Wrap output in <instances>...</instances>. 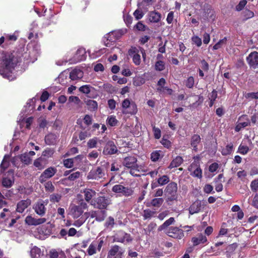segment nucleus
Masks as SVG:
<instances>
[{"mask_svg":"<svg viewBox=\"0 0 258 258\" xmlns=\"http://www.w3.org/2000/svg\"><path fill=\"white\" fill-rule=\"evenodd\" d=\"M114 225V219L111 217H108L105 223V226L107 228H112Z\"/></svg>","mask_w":258,"mask_h":258,"instance_id":"49530a36","label":"nucleus"},{"mask_svg":"<svg viewBox=\"0 0 258 258\" xmlns=\"http://www.w3.org/2000/svg\"><path fill=\"white\" fill-rule=\"evenodd\" d=\"M9 156L8 155V156L5 155L3 161L2 162V164H1L2 168L5 169L9 166Z\"/></svg>","mask_w":258,"mask_h":258,"instance_id":"4d7b16f0","label":"nucleus"},{"mask_svg":"<svg viewBox=\"0 0 258 258\" xmlns=\"http://www.w3.org/2000/svg\"><path fill=\"white\" fill-rule=\"evenodd\" d=\"M123 109H126L130 108V110L127 113L131 114H135L137 112L138 109L136 104L134 102H131L129 99H124L121 104Z\"/></svg>","mask_w":258,"mask_h":258,"instance_id":"4468645a","label":"nucleus"},{"mask_svg":"<svg viewBox=\"0 0 258 258\" xmlns=\"http://www.w3.org/2000/svg\"><path fill=\"white\" fill-rule=\"evenodd\" d=\"M175 222V219L173 217H171L168 220H166L164 223L161 225L158 228L159 231L164 230L169 226L173 224Z\"/></svg>","mask_w":258,"mask_h":258,"instance_id":"473e14b6","label":"nucleus"},{"mask_svg":"<svg viewBox=\"0 0 258 258\" xmlns=\"http://www.w3.org/2000/svg\"><path fill=\"white\" fill-rule=\"evenodd\" d=\"M188 170L191 176L198 178L202 177V170L198 163H192L188 167Z\"/></svg>","mask_w":258,"mask_h":258,"instance_id":"dca6fc26","label":"nucleus"},{"mask_svg":"<svg viewBox=\"0 0 258 258\" xmlns=\"http://www.w3.org/2000/svg\"><path fill=\"white\" fill-rule=\"evenodd\" d=\"M61 198V196L58 194H53L50 196V201L51 202H58Z\"/></svg>","mask_w":258,"mask_h":258,"instance_id":"a18cd8bd","label":"nucleus"},{"mask_svg":"<svg viewBox=\"0 0 258 258\" xmlns=\"http://www.w3.org/2000/svg\"><path fill=\"white\" fill-rule=\"evenodd\" d=\"M31 201L29 199L23 200L19 202L17 205V212L22 213L31 205Z\"/></svg>","mask_w":258,"mask_h":258,"instance_id":"aec40b11","label":"nucleus"},{"mask_svg":"<svg viewBox=\"0 0 258 258\" xmlns=\"http://www.w3.org/2000/svg\"><path fill=\"white\" fill-rule=\"evenodd\" d=\"M91 134L87 131L81 132L79 135V138L81 141L85 140L87 138L89 137Z\"/></svg>","mask_w":258,"mask_h":258,"instance_id":"13d9d810","label":"nucleus"},{"mask_svg":"<svg viewBox=\"0 0 258 258\" xmlns=\"http://www.w3.org/2000/svg\"><path fill=\"white\" fill-rule=\"evenodd\" d=\"M20 159L22 162L26 165L29 164L32 161V159L30 158V157L29 156V154L25 153L21 155Z\"/></svg>","mask_w":258,"mask_h":258,"instance_id":"ea45409f","label":"nucleus"},{"mask_svg":"<svg viewBox=\"0 0 258 258\" xmlns=\"http://www.w3.org/2000/svg\"><path fill=\"white\" fill-rule=\"evenodd\" d=\"M153 131L154 132V136L155 138L157 139H159L161 137V131L158 128L156 127L155 126L153 127Z\"/></svg>","mask_w":258,"mask_h":258,"instance_id":"680f3d73","label":"nucleus"},{"mask_svg":"<svg viewBox=\"0 0 258 258\" xmlns=\"http://www.w3.org/2000/svg\"><path fill=\"white\" fill-rule=\"evenodd\" d=\"M46 221L45 218H41L36 219L33 217L31 215L27 216L25 220V223L30 226H37L42 224Z\"/></svg>","mask_w":258,"mask_h":258,"instance_id":"a211bd4d","label":"nucleus"},{"mask_svg":"<svg viewBox=\"0 0 258 258\" xmlns=\"http://www.w3.org/2000/svg\"><path fill=\"white\" fill-rule=\"evenodd\" d=\"M84 193L85 200L88 202H91L90 201L92 199V198L96 195L95 191L89 188L86 189L84 191Z\"/></svg>","mask_w":258,"mask_h":258,"instance_id":"c85d7f7f","label":"nucleus"},{"mask_svg":"<svg viewBox=\"0 0 258 258\" xmlns=\"http://www.w3.org/2000/svg\"><path fill=\"white\" fill-rule=\"evenodd\" d=\"M74 159L73 158H70L65 159L63 160L64 166L68 168H72L74 165Z\"/></svg>","mask_w":258,"mask_h":258,"instance_id":"603ef678","label":"nucleus"},{"mask_svg":"<svg viewBox=\"0 0 258 258\" xmlns=\"http://www.w3.org/2000/svg\"><path fill=\"white\" fill-rule=\"evenodd\" d=\"M107 122L110 126H115L117 124L118 121L114 116H110L107 118Z\"/></svg>","mask_w":258,"mask_h":258,"instance_id":"de8ad7c7","label":"nucleus"},{"mask_svg":"<svg viewBox=\"0 0 258 258\" xmlns=\"http://www.w3.org/2000/svg\"><path fill=\"white\" fill-rule=\"evenodd\" d=\"M131 240L130 235L122 231H118L113 237V241L115 242L123 243Z\"/></svg>","mask_w":258,"mask_h":258,"instance_id":"f3484780","label":"nucleus"},{"mask_svg":"<svg viewBox=\"0 0 258 258\" xmlns=\"http://www.w3.org/2000/svg\"><path fill=\"white\" fill-rule=\"evenodd\" d=\"M57 169L54 167H50L45 169L39 177L41 183L45 181L47 179L52 177L56 172Z\"/></svg>","mask_w":258,"mask_h":258,"instance_id":"ddd939ff","label":"nucleus"},{"mask_svg":"<svg viewBox=\"0 0 258 258\" xmlns=\"http://www.w3.org/2000/svg\"><path fill=\"white\" fill-rule=\"evenodd\" d=\"M249 151V148L247 146L240 145L238 149V152L242 155L246 154Z\"/></svg>","mask_w":258,"mask_h":258,"instance_id":"c03bdc74","label":"nucleus"},{"mask_svg":"<svg viewBox=\"0 0 258 258\" xmlns=\"http://www.w3.org/2000/svg\"><path fill=\"white\" fill-rule=\"evenodd\" d=\"M85 49L84 48H79L76 51L75 57L77 61H82L85 59Z\"/></svg>","mask_w":258,"mask_h":258,"instance_id":"cd10ccee","label":"nucleus"},{"mask_svg":"<svg viewBox=\"0 0 258 258\" xmlns=\"http://www.w3.org/2000/svg\"><path fill=\"white\" fill-rule=\"evenodd\" d=\"M250 187L252 191H256L258 190V179L251 181Z\"/></svg>","mask_w":258,"mask_h":258,"instance_id":"e2e57ef3","label":"nucleus"},{"mask_svg":"<svg viewBox=\"0 0 258 258\" xmlns=\"http://www.w3.org/2000/svg\"><path fill=\"white\" fill-rule=\"evenodd\" d=\"M227 38L224 37L222 39L219 40L215 45L213 46V49L217 50L221 48L223 45H225L227 42Z\"/></svg>","mask_w":258,"mask_h":258,"instance_id":"79ce46f5","label":"nucleus"},{"mask_svg":"<svg viewBox=\"0 0 258 258\" xmlns=\"http://www.w3.org/2000/svg\"><path fill=\"white\" fill-rule=\"evenodd\" d=\"M98 142L101 143V141L99 140L97 137H94L88 141L87 146L89 148H96Z\"/></svg>","mask_w":258,"mask_h":258,"instance_id":"c9c22d12","label":"nucleus"},{"mask_svg":"<svg viewBox=\"0 0 258 258\" xmlns=\"http://www.w3.org/2000/svg\"><path fill=\"white\" fill-rule=\"evenodd\" d=\"M87 104L89 106L90 109L92 110H95L97 108L98 105L96 101L94 100H89L88 101Z\"/></svg>","mask_w":258,"mask_h":258,"instance_id":"69168bd1","label":"nucleus"},{"mask_svg":"<svg viewBox=\"0 0 258 258\" xmlns=\"http://www.w3.org/2000/svg\"><path fill=\"white\" fill-rule=\"evenodd\" d=\"M45 188L46 190L50 192H52L54 190V187L51 181H48L45 183Z\"/></svg>","mask_w":258,"mask_h":258,"instance_id":"338daca9","label":"nucleus"},{"mask_svg":"<svg viewBox=\"0 0 258 258\" xmlns=\"http://www.w3.org/2000/svg\"><path fill=\"white\" fill-rule=\"evenodd\" d=\"M83 212L82 208L78 206L73 205L71 207L70 214L74 218H78L82 215Z\"/></svg>","mask_w":258,"mask_h":258,"instance_id":"412c9836","label":"nucleus"},{"mask_svg":"<svg viewBox=\"0 0 258 258\" xmlns=\"http://www.w3.org/2000/svg\"><path fill=\"white\" fill-rule=\"evenodd\" d=\"M144 79L140 77L135 78L133 81V85L135 86H140L144 84Z\"/></svg>","mask_w":258,"mask_h":258,"instance_id":"864d4df0","label":"nucleus"},{"mask_svg":"<svg viewBox=\"0 0 258 258\" xmlns=\"http://www.w3.org/2000/svg\"><path fill=\"white\" fill-rule=\"evenodd\" d=\"M154 214V212L150 210L144 211L143 217L145 220L150 218Z\"/></svg>","mask_w":258,"mask_h":258,"instance_id":"052dcab7","label":"nucleus"},{"mask_svg":"<svg viewBox=\"0 0 258 258\" xmlns=\"http://www.w3.org/2000/svg\"><path fill=\"white\" fill-rule=\"evenodd\" d=\"M124 252V250H122L119 246L118 245H114L112 246L109 250L108 254V257L109 256H113L116 254H118L120 255H121Z\"/></svg>","mask_w":258,"mask_h":258,"instance_id":"393cba45","label":"nucleus"},{"mask_svg":"<svg viewBox=\"0 0 258 258\" xmlns=\"http://www.w3.org/2000/svg\"><path fill=\"white\" fill-rule=\"evenodd\" d=\"M112 190L115 193L119 194L120 195L125 197L131 196L134 193L132 188L124 186L121 184L114 185L112 188Z\"/></svg>","mask_w":258,"mask_h":258,"instance_id":"20e7f679","label":"nucleus"},{"mask_svg":"<svg viewBox=\"0 0 258 258\" xmlns=\"http://www.w3.org/2000/svg\"><path fill=\"white\" fill-rule=\"evenodd\" d=\"M137 159L134 156H129L125 158L123 161V165L130 169V173L134 176H139L142 172H145L141 165L137 164Z\"/></svg>","mask_w":258,"mask_h":258,"instance_id":"f03ea898","label":"nucleus"},{"mask_svg":"<svg viewBox=\"0 0 258 258\" xmlns=\"http://www.w3.org/2000/svg\"><path fill=\"white\" fill-rule=\"evenodd\" d=\"M155 67L157 71H161L165 69V64L163 61L159 60L156 62Z\"/></svg>","mask_w":258,"mask_h":258,"instance_id":"3c124183","label":"nucleus"},{"mask_svg":"<svg viewBox=\"0 0 258 258\" xmlns=\"http://www.w3.org/2000/svg\"><path fill=\"white\" fill-rule=\"evenodd\" d=\"M129 54L133 57V60L136 65H139L141 63V56L137 52L136 48H132L128 51Z\"/></svg>","mask_w":258,"mask_h":258,"instance_id":"b1692460","label":"nucleus"},{"mask_svg":"<svg viewBox=\"0 0 258 258\" xmlns=\"http://www.w3.org/2000/svg\"><path fill=\"white\" fill-rule=\"evenodd\" d=\"M182 162V158L180 156H177L171 162L170 165L169 166V168L171 169L174 167H178L181 165Z\"/></svg>","mask_w":258,"mask_h":258,"instance_id":"7c9ffc66","label":"nucleus"},{"mask_svg":"<svg viewBox=\"0 0 258 258\" xmlns=\"http://www.w3.org/2000/svg\"><path fill=\"white\" fill-rule=\"evenodd\" d=\"M160 154L159 151H155L151 154V159L153 162H156L160 158Z\"/></svg>","mask_w":258,"mask_h":258,"instance_id":"5fc2aeb1","label":"nucleus"},{"mask_svg":"<svg viewBox=\"0 0 258 258\" xmlns=\"http://www.w3.org/2000/svg\"><path fill=\"white\" fill-rule=\"evenodd\" d=\"M206 206V202L200 200H197L194 202L189 207L188 211L190 215L198 213L204 209Z\"/></svg>","mask_w":258,"mask_h":258,"instance_id":"9b49d317","label":"nucleus"},{"mask_svg":"<svg viewBox=\"0 0 258 258\" xmlns=\"http://www.w3.org/2000/svg\"><path fill=\"white\" fill-rule=\"evenodd\" d=\"M106 216V213L104 211H101L97 213H93L91 215V217H96V220L99 222L103 221Z\"/></svg>","mask_w":258,"mask_h":258,"instance_id":"c756f323","label":"nucleus"},{"mask_svg":"<svg viewBox=\"0 0 258 258\" xmlns=\"http://www.w3.org/2000/svg\"><path fill=\"white\" fill-rule=\"evenodd\" d=\"M16 64V62L12 53L2 52L0 59V74L4 78L13 80L14 77L12 75V72Z\"/></svg>","mask_w":258,"mask_h":258,"instance_id":"f257e3e1","label":"nucleus"},{"mask_svg":"<svg viewBox=\"0 0 258 258\" xmlns=\"http://www.w3.org/2000/svg\"><path fill=\"white\" fill-rule=\"evenodd\" d=\"M42 161L43 159L41 157L36 159L34 162V166L37 167L38 169H43L44 168V166L42 163Z\"/></svg>","mask_w":258,"mask_h":258,"instance_id":"09e8293b","label":"nucleus"},{"mask_svg":"<svg viewBox=\"0 0 258 258\" xmlns=\"http://www.w3.org/2000/svg\"><path fill=\"white\" fill-rule=\"evenodd\" d=\"M56 136L52 134L47 135L45 138V141L47 144L52 145L56 142Z\"/></svg>","mask_w":258,"mask_h":258,"instance_id":"f704fd0d","label":"nucleus"},{"mask_svg":"<svg viewBox=\"0 0 258 258\" xmlns=\"http://www.w3.org/2000/svg\"><path fill=\"white\" fill-rule=\"evenodd\" d=\"M105 175V170L102 167H97L93 168L88 173L87 179L92 180H99L104 178Z\"/></svg>","mask_w":258,"mask_h":258,"instance_id":"39448f33","label":"nucleus"},{"mask_svg":"<svg viewBox=\"0 0 258 258\" xmlns=\"http://www.w3.org/2000/svg\"><path fill=\"white\" fill-rule=\"evenodd\" d=\"M170 181L169 177L166 175L160 176L157 180L158 184L161 186L164 185Z\"/></svg>","mask_w":258,"mask_h":258,"instance_id":"4c0bfd02","label":"nucleus"},{"mask_svg":"<svg viewBox=\"0 0 258 258\" xmlns=\"http://www.w3.org/2000/svg\"><path fill=\"white\" fill-rule=\"evenodd\" d=\"M15 214L16 213L15 212H11L9 209L4 208L0 214V217L5 220H8L10 218L14 217Z\"/></svg>","mask_w":258,"mask_h":258,"instance_id":"bb28decb","label":"nucleus"},{"mask_svg":"<svg viewBox=\"0 0 258 258\" xmlns=\"http://www.w3.org/2000/svg\"><path fill=\"white\" fill-rule=\"evenodd\" d=\"M83 72L80 69H75L70 73V78L72 80L80 79L83 77Z\"/></svg>","mask_w":258,"mask_h":258,"instance_id":"5701e85b","label":"nucleus"},{"mask_svg":"<svg viewBox=\"0 0 258 258\" xmlns=\"http://www.w3.org/2000/svg\"><path fill=\"white\" fill-rule=\"evenodd\" d=\"M194 79L192 77L188 78L186 81V86L189 88H191L194 85Z\"/></svg>","mask_w":258,"mask_h":258,"instance_id":"0e129e2a","label":"nucleus"},{"mask_svg":"<svg viewBox=\"0 0 258 258\" xmlns=\"http://www.w3.org/2000/svg\"><path fill=\"white\" fill-rule=\"evenodd\" d=\"M117 149L112 141H108L103 150V154L105 155L114 154L117 152Z\"/></svg>","mask_w":258,"mask_h":258,"instance_id":"2eb2a0df","label":"nucleus"},{"mask_svg":"<svg viewBox=\"0 0 258 258\" xmlns=\"http://www.w3.org/2000/svg\"><path fill=\"white\" fill-rule=\"evenodd\" d=\"M148 18L150 22L156 23L161 20V15L155 11H151L148 14Z\"/></svg>","mask_w":258,"mask_h":258,"instance_id":"4be33fe9","label":"nucleus"},{"mask_svg":"<svg viewBox=\"0 0 258 258\" xmlns=\"http://www.w3.org/2000/svg\"><path fill=\"white\" fill-rule=\"evenodd\" d=\"M119 33L118 32L112 31L106 34L103 37V41L107 47H110L119 37Z\"/></svg>","mask_w":258,"mask_h":258,"instance_id":"9d476101","label":"nucleus"},{"mask_svg":"<svg viewBox=\"0 0 258 258\" xmlns=\"http://www.w3.org/2000/svg\"><path fill=\"white\" fill-rule=\"evenodd\" d=\"M15 182L14 171L12 170L8 171L5 174L2 179V184L6 188H10Z\"/></svg>","mask_w":258,"mask_h":258,"instance_id":"423d86ee","label":"nucleus"},{"mask_svg":"<svg viewBox=\"0 0 258 258\" xmlns=\"http://www.w3.org/2000/svg\"><path fill=\"white\" fill-rule=\"evenodd\" d=\"M163 202L164 200L162 198H154L152 200L150 204L153 207L159 208L162 205Z\"/></svg>","mask_w":258,"mask_h":258,"instance_id":"72a5a7b5","label":"nucleus"},{"mask_svg":"<svg viewBox=\"0 0 258 258\" xmlns=\"http://www.w3.org/2000/svg\"><path fill=\"white\" fill-rule=\"evenodd\" d=\"M246 61L250 68L255 69L258 68V52L253 51L246 57Z\"/></svg>","mask_w":258,"mask_h":258,"instance_id":"f8f14e48","label":"nucleus"},{"mask_svg":"<svg viewBox=\"0 0 258 258\" xmlns=\"http://www.w3.org/2000/svg\"><path fill=\"white\" fill-rule=\"evenodd\" d=\"M104 244L103 238H101L98 240L93 241L89 246L87 249L88 254L92 255L99 251Z\"/></svg>","mask_w":258,"mask_h":258,"instance_id":"6e6552de","label":"nucleus"},{"mask_svg":"<svg viewBox=\"0 0 258 258\" xmlns=\"http://www.w3.org/2000/svg\"><path fill=\"white\" fill-rule=\"evenodd\" d=\"M30 253L32 258H39L41 255V250L39 248L34 246L31 249Z\"/></svg>","mask_w":258,"mask_h":258,"instance_id":"e433bc0d","label":"nucleus"},{"mask_svg":"<svg viewBox=\"0 0 258 258\" xmlns=\"http://www.w3.org/2000/svg\"><path fill=\"white\" fill-rule=\"evenodd\" d=\"M233 145L232 143L228 144L226 147L222 149L221 153L223 155H227L230 154L233 151Z\"/></svg>","mask_w":258,"mask_h":258,"instance_id":"58836bf2","label":"nucleus"},{"mask_svg":"<svg viewBox=\"0 0 258 258\" xmlns=\"http://www.w3.org/2000/svg\"><path fill=\"white\" fill-rule=\"evenodd\" d=\"M165 233L169 237L177 239H181L184 237L183 231L177 227H169Z\"/></svg>","mask_w":258,"mask_h":258,"instance_id":"1a4fd4ad","label":"nucleus"},{"mask_svg":"<svg viewBox=\"0 0 258 258\" xmlns=\"http://www.w3.org/2000/svg\"><path fill=\"white\" fill-rule=\"evenodd\" d=\"M45 205H45L43 201H38L33 208L36 213L41 216L44 215L46 212Z\"/></svg>","mask_w":258,"mask_h":258,"instance_id":"6ab92c4d","label":"nucleus"},{"mask_svg":"<svg viewBox=\"0 0 258 258\" xmlns=\"http://www.w3.org/2000/svg\"><path fill=\"white\" fill-rule=\"evenodd\" d=\"M134 16L137 20H140L143 18L144 13L142 10L138 9L134 12Z\"/></svg>","mask_w":258,"mask_h":258,"instance_id":"6e6d98bb","label":"nucleus"},{"mask_svg":"<svg viewBox=\"0 0 258 258\" xmlns=\"http://www.w3.org/2000/svg\"><path fill=\"white\" fill-rule=\"evenodd\" d=\"M192 42L195 43L197 46L200 47L202 45V41L201 38L199 36L194 35L191 37Z\"/></svg>","mask_w":258,"mask_h":258,"instance_id":"8fccbe9b","label":"nucleus"},{"mask_svg":"<svg viewBox=\"0 0 258 258\" xmlns=\"http://www.w3.org/2000/svg\"><path fill=\"white\" fill-rule=\"evenodd\" d=\"M217 97V92L215 90H213L209 96V99L210 100L209 105L210 107H212L214 103V101Z\"/></svg>","mask_w":258,"mask_h":258,"instance_id":"a19ab883","label":"nucleus"},{"mask_svg":"<svg viewBox=\"0 0 258 258\" xmlns=\"http://www.w3.org/2000/svg\"><path fill=\"white\" fill-rule=\"evenodd\" d=\"M207 241V237L202 234L198 235L197 237H192L191 239V241L194 246L205 243Z\"/></svg>","mask_w":258,"mask_h":258,"instance_id":"a878e982","label":"nucleus"},{"mask_svg":"<svg viewBox=\"0 0 258 258\" xmlns=\"http://www.w3.org/2000/svg\"><path fill=\"white\" fill-rule=\"evenodd\" d=\"M201 141V138L199 135H194L191 139V146L195 150H197V146Z\"/></svg>","mask_w":258,"mask_h":258,"instance_id":"2f4dec72","label":"nucleus"},{"mask_svg":"<svg viewBox=\"0 0 258 258\" xmlns=\"http://www.w3.org/2000/svg\"><path fill=\"white\" fill-rule=\"evenodd\" d=\"M92 87L89 85H83L79 88V91L84 94H89L91 91Z\"/></svg>","mask_w":258,"mask_h":258,"instance_id":"37998d69","label":"nucleus"},{"mask_svg":"<svg viewBox=\"0 0 258 258\" xmlns=\"http://www.w3.org/2000/svg\"><path fill=\"white\" fill-rule=\"evenodd\" d=\"M54 153V151L51 149H46L42 153V156L47 158L50 157Z\"/></svg>","mask_w":258,"mask_h":258,"instance_id":"bf43d9fd","label":"nucleus"},{"mask_svg":"<svg viewBox=\"0 0 258 258\" xmlns=\"http://www.w3.org/2000/svg\"><path fill=\"white\" fill-rule=\"evenodd\" d=\"M177 184L174 182H171L166 187L164 192L167 198V201H172L177 198Z\"/></svg>","mask_w":258,"mask_h":258,"instance_id":"7ed1b4c3","label":"nucleus"},{"mask_svg":"<svg viewBox=\"0 0 258 258\" xmlns=\"http://www.w3.org/2000/svg\"><path fill=\"white\" fill-rule=\"evenodd\" d=\"M110 201L109 198L105 197H100L95 200H92L91 201V205L94 206L95 208L104 209L110 204Z\"/></svg>","mask_w":258,"mask_h":258,"instance_id":"0eeeda50","label":"nucleus"},{"mask_svg":"<svg viewBox=\"0 0 258 258\" xmlns=\"http://www.w3.org/2000/svg\"><path fill=\"white\" fill-rule=\"evenodd\" d=\"M80 172L79 171L74 172L71 174L68 177V179L71 180H74L80 177Z\"/></svg>","mask_w":258,"mask_h":258,"instance_id":"774afa93","label":"nucleus"}]
</instances>
